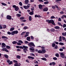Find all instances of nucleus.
Here are the masks:
<instances>
[{"instance_id": "obj_36", "label": "nucleus", "mask_w": 66, "mask_h": 66, "mask_svg": "<svg viewBox=\"0 0 66 66\" xmlns=\"http://www.w3.org/2000/svg\"><path fill=\"white\" fill-rule=\"evenodd\" d=\"M44 4H48V3H49V2L48 1L45 2H44Z\"/></svg>"}, {"instance_id": "obj_47", "label": "nucleus", "mask_w": 66, "mask_h": 66, "mask_svg": "<svg viewBox=\"0 0 66 66\" xmlns=\"http://www.w3.org/2000/svg\"><path fill=\"white\" fill-rule=\"evenodd\" d=\"M13 63H18V61H17L14 60L13 61Z\"/></svg>"}, {"instance_id": "obj_15", "label": "nucleus", "mask_w": 66, "mask_h": 66, "mask_svg": "<svg viewBox=\"0 0 66 66\" xmlns=\"http://www.w3.org/2000/svg\"><path fill=\"white\" fill-rule=\"evenodd\" d=\"M54 28L55 29H60V27L59 26H56L54 27Z\"/></svg>"}, {"instance_id": "obj_16", "label": "nucleus", "mask_w": 66, "mask_h": 66, "mask_svg": "<svg viewBox=\"0 0 66 66\" xmlns=\"http://www.w3.org/2000/svg\"><path fill=\"white\" fill-rule=\"evenodd\" d=\"M28 59H34V57L30 56H28Z\"/></svg>"}, {"instance_id": "obj_23", "label": "nucleus", "mask_w": 66, "mask_h": 66, "mask_svg": "<svg viewBox=\"0 0 66 66\" xmlns=\"http://www.w3.org/2000/svg\"><path fill=\"white\" fill-rule=\"evenodd\" d=\"M37 52L38 53H42V54H43V53L42 52V51H41L40 50H38V51Z\"/></svg>"}, {"instance_id": "obj_51", "label": "nucleus", "mask_w": 66, "mask_h": 66, "mask_svg": "<svg viewBox=\"0 0 66 66\" xmlns=\"http://www.w3.org/2000/svg\"><path fill=\"white\" fill-rule=\"evenodd\" d=\"M16 16L18 17H20L21 16V14H16Z\"/></svg>"}, {"instance_id": "obj_62", "label": "nucleus", "mask_w": 66, "mask_h": 66, "mask_svg": "<svg viewBox=\"0 0 66 66\" xmlns=\"http://www.w3.org/2000/svg\"><path fill=\"white\" fill-rule=\"evenodd\" d=\"M24 43H25V44H28L29 43V42H28L27 41L25 40V42H24Z\"/></svg>"}, {"instance_id": "obj_9", "label": "nucleus", "mask_w": 66, "mask_h": 66, "mask_svg": "<svg viewBox=\"0 0 66 66\" xmlns=\"http://www.w3.org/2000/svg\"><path fill=\"white\" fill-rule=\"evenodd\" d=\"M2 50L3 51H6V52H9V51L7 50V49L5 48H3L2 49Z\"/></svg>"}, {"instance_id": "obj_3", "label": "nucleus", "mask_w": 66, "mask_h": 66, "mask_svg": "<svg viewBox=\"0 0 66 66\" xmlns=\"http://www.w3.org/2000/svg\"><path fill=\"white\" fill-rule=\"evenodd\" d=\"M60 56L61 58H65V54H64V53H63V52L61 53H60Z\"/></svg>"}, {"instance_id": "obj_21", "label": "nucleus", "mask_w": 66, "mask_h": 66, "mask_svg": "<svg viewBox=\"0 0 66 66\" xmlns=\"http://www.w3.org/2000/svg\"><path fill=\"white\" fill-rule=\"evenodd\" d=\"M22 46L23 47V49H27V48H28V47L27 46H25L24 45H23Z\"/></svg>"}, {"instance_id": "obj_13", "label": "nucleus", "mask_w": 66, "mask_h": 66, "mask_svg": "<svg viewBox=\"0 0 66 66\" xmlns=\"http://www.w3.org/2000/svg\"><path fill=\"white\" fill-rule=\"evenodd\" d=\"M32 11V12H30L29 13V14L30 15H32L34 14V11Z\"/></svg>"}, {"instance_id": "obj_28", "label": "nucleus", "mask_w": 66, "mask_h": 66, "mask_svg": "<svg viewBox=\"0 0 66 66\" xmlns=\"http://www.w3.org/2000/svg\"><path fill=\"white\" fill-rule=\"evenodd\" d=\"M29 19L30 21H32V17L31 16H29Z\"/></svg>"}, {"instance_id": "obj_52", "label": "nucleus", "mask_w": 66, "mask_h": 66, "mask_svg": "<svg viewBox=\"0 0 66 66\" xmlns=\"http://www.w3.org/2000/svg\"><path fill=\"white\" fill-rule=\"evenodd\" d=\"M31 9L32 11H34V7H31Z\"/></svg>"}, {"instance_id": "obj_2", "label": "nucleus", "mask_w": 66, "mask_h": 66, "mask_svg": "<svg viewBox=\"0 0 66 66\" xmlns=\"http://www.w3.org/2000/svg\"><path fill=\"white\" fill-rule=\"evenodd\" d=\"M28 45L30 48H34V47H35V45L34 44V43L33 42L29 43L28 44Z\"/></svg>"}, {"instance_id": "obj_40", "label": "nucleus", "mask_w": 66, "mask_h": 66, "mask_svg": "<svg viewBox=\"0 0 66 66\" xmlns=\"http://www.w3.org/2000/svg\"><path fill=\"white\" fill-rule=\"evenodd\" d=\"M56 64V63H55V62H52V66H54V65H55Z\"/></svg>"}, {"instance_id": "obj_53", "label": "nucleus", "mask_w": 66, "mask_h": 66, "mask_svg": "<svg viewBox=\"0 0 66 66\" xmlns=\"http://www.w3.org/2000/svg\"><path fill=\"white\" fill-rule=\"evenodd\" d=\"M19 4L20 5V6H22V3L21 2L19 3Z\"/></svg>"}, {"instance_id": "obj_61", "label": "nucleus", "mask_w": 66, "mask_h": 66, "mask_svg": "<svg viewBox=\"0 0 66 66\" xmlns=\"http://www.w3.org/2000/svg\"><path fill=\"white\" fill-rule=\"evenodd\" d=\"M52 9H56L55 7V6H52Z\"/></svg>"}, {"instance_id": "obj_29", "label": "nucleus", "mask_w": 66, "mask_h": 66, "mask_svg": "<svg viewBox=\"0 0 66 66\" xmlns=\"http://www.w3.org/2000/svg\"><path fill=\"white\" fill-rule=\"evenodd\" d=\"M44 56L45 57H46V58H47V57H48L49 55L48 54H45Z\"/></svg>"}, {"instance_id": "obj_8", "label": "nucleus", "mask_w": 66, "mask_h": 66, "mask_svg": "<svg viewBox=\"0 0 66 66\" xmlns=\"http://www.w3.org/2000/svg\"><path fill=\"white\" fill-rule=\"evenodd\" d=\"M29 49L30 50H31L32 51H31V52H32V53H34V52H35V49L34 48H29Z\"/></svg>"}, {"instance_id": "obj_44", "label": "nucleus", "mask_w": 66, "mask_h": 66, "mask_svg": "<svg viewBox=\"0 0 66 66\" xmlns=\"http://www.w3.org/2000/svg\"><path fill=\"white\" fill-rule=\"evenodd\" d=\"M1 4H2V5H4V6L6 5V4L3 3H2Z\"/></svg>"}, {"instance_id": "obj_55", "label": "nucleus", "mask_w": 66, "mask_h": 66, "mask_svg": "<svg viewBox=\"0 0 66 66\" xmlns=\"http://www.w3.org/2000/svg\"><path fill=\"white\" fill-rule=\"evenodd\" d=\"M18 63H16L14 64V66H18Z\"/></svg>"}, {"instance_id": "obj_46", "label": "nucleus", "mask_w": 66, "mask_h": 66, "mask_svg": "<svg viewBox=\"0 0 66 66\" xmlns=\"http://www.w3.org/2000/svg\"><path fill=\"white\" fill-rule=\"evenodd\" d=\"M20 20H23L24 19V18L23 17H21L20 18Z\"/></svg>"}, {"instance_id": "obj_58", "label": "nucleus", "mask_w": 66, "mask_h": 66, "mask_svg": "<svg viewBox=\"0 0 66 66\" xmlns=\"http://www.w3.org/2000/svg\"><path fill=\"white\" fill-rule=\"evenodd\" d=\"M51 19H54L55 18V17H54V16H51Z\"/></svg>"}, {"instance_id": "obj_42", "label": "nucleus", "mask_w": 66, "mask_h": 66, "mask_svg": "<svg viewBox=\"0 0 66 66\" xmlns=\"http://www.w3.org/2000/svg\"><path fill=\"white\" fill-rule=\"evenodd\" d=\"M14 34H15V33L14 31L11 32V35H14Z\"/></svg>"}, {"instance_id": "obj_17", "label": "nucleus", "mask_w": 66, "mask_h": 66, "mask_svg": "<svg viewBox=\"0 0 66 66\" xmlns=\"http://www.w3.org/2000/svg\"><path fill=\"white\" fill-rule=\"evenodd\" d=\"M25 4H28L29 3V0H26L25 1Z\"/></svg>"}, {"instance_id": "obj_43", "label": "nucleus", "mask_w": 66, "mask_h": 66, "mask_svg": "<svg viewBox=\"0 0 66 66\" xmlns=\"http://www.w3.org/2000/svg\"><path fill=\"white\" fill-rule=\"evenodd\" d=\"M19 43H20L21 44H23V42L21 40H19L18 41Z\"/></svg>"}, {"instance_id": "obj_49", "label": "nucleus", "mask_w": 66, "mask_h": 66, "mask_svg": "<svg viewBox=\"0 0 66 66\" xmlns=\"http://www.w3.org/2000/svg\"><path fill=\"white\" fill-rule=\"evenodd\" d=\"M26 33V32H22L21 34V35H22V36L23 35H24V34Z\"/></svg>"}, {"instance_id": "obj_7", "label": "nucleus", "mask_w": 66, "mask_h": 66, "mask_svg": "<svg viewBox=\"0 0 66 66\" xmlns=\"http://www.w3.org/2000/svg\"><path fill=\"white\" fill-rule=\"evenodd\" d=\"M43 12H47L48 11V9L47 7H45L43 9Z\"/></svg>"}, {"instance_id": "obj_56", "label": "nucleus", "mask_w": 66, "mask_h": 66, "mask_svg": "<svg viewBox=\"0 0 66 66\" xmlns=\"http://www.w3.org/2000/svg\"><path fill=\"white\" fill-rule=\"evenodd\" d=\"M66 27V24H63V27L64 28H65Z\"/></svg>"}, {"instance_id": "obj_38", "label": "nucleus", "mask_w": 66, "mask_h": 66, "mask_svg": "<svg viewBox=\"0 0 66 66\" xmlns=\"http://www.w3.org/2000/svg\"><path fill=\"white\" fill-rule=\"evenodd\" d=\"M3 28H4V29H5V28H6V26L5 25H3Z\"/></svg>"}, {"instance_id": "obj_39", "label": "nucleus", "mask_w": 66, "mask_h": 66, "mask_svg": "<svg viewBox=\"0 0 66 66\" xmlns=\"http://www.w3.org/2000/svg\"><path fill=\"white\" fill-rule=\"evenodd\" d=\"M53 59L54 60H57V58L55 57H53Z\"/></svg>"}, {"instance_id": "obj_14", "label": "nucleus", "mask_w": 66, "mask_h": 66, "mask_svg": "<svg viewBox=\"0 0 66 66\" xmlns=\"http://www.w3.org/2000/svg\"><path fill=\"white\" fill-rule=\"evenodd\" d=\"M30 39H31V38L30 37H27V39L28 41H30L31 40Z\"/></svg>"}, {"instance_id": "obj_12", "label": "nucleus", "mask_w": 66, "mask_h": 66, "mask_svg": "<svg viewBox=\"0 0 66 66\" xmlns=\"http://www.w3.org/2000/svg\"><path fill=\"white\" fill-rule=\"evenodd\" d=\"M19 8L18 7V6H17L15 8V10L16 12H17V11L19 10Z\"/></svg>"}, {"instance_id": "obj_10", "label": "nucleus", "mask_w": 66, "mask_h": 66, "mask_svg": "<svg viewBox=\"0 0 66 66\" xmlns=\"http://www.w3.org/2000/svg\"><path fill=\"white\" fill-rule=\"evenodd\" d=\"M2 48H5L6 47V45L4 43H2Z\"/></svg>"}, {"instance_id": "obj_5", "label": "nucleus", "mask_w": 66, "mask_h": 66, "mask_svg": "<svg viewBox=\"0 0 66 66\" xmlns=\"http://www.w3.org/2000/svg\"><path fill=\"white\" fill-rule=\"evenodd\" d=\"M39 8L40 10H43V5L41 4H39L38 5Z\"/></svg>"}, {"instance_id": "obj_48", "label": "nucleus", "mask_w": 66, "mask_h": 66, "mask_svg": "<svg viewBox=\"0 0 66 66\" xmlns=\"http://www.w3.org/2000/svg\"><path fill=\"white\" fill-rule=\"evenodd\" d=\"M30 56H35V55L34 53H31L30 54Z\"/></svg>"}, {"instance_id": "obj_30", "label": "nucleus", "mask_w": 66, "mask_h": 66, "mask_svg": "<svg viewBox=\"0 0 66 66\" xmlns=\"http://www.w3.org/2000/svg\"><path fill=\"white\" fill-rule=\"evenodd\" d=\"M30 37L31 40H34V37L33 36H30Z\"/></svg>"}, {"instance_id": "obj_26", "label": "nucleus", "mask_w": 66, "mask_h": 66, "mask_svg": "<svg viewBox=\"0 0 66 66\" xmlns=\"http://www.w3.org/2000/svg\"><path fill=\"white\" fill-rule=\"evenodd\" d=\"M59 44L60 45H61V46H63L64 45V43L61 42H60L59 43Z\"/></svg>"}, {"instance_id": "obj_60", "label": "nucleus", "mask_w": 66, "mask_h": 66, "mask_svg": "<svg viewBox=\"0 0 66 66\" xmlns=\"http://www.w3.org/2000/svg\"><path fill=\"white\" fill-rule=\"evenodd\" d=\"M17 51H21V49H20L18 48L17 50Z\"/></svg>"}, {"instance_id": "obj_6", "label": "nucleus", "mask_w": 66, "mask_h": 66, "mask_svg": "<svg viewBox=\"0 0 66 66\" xmlns=\"http://www.w3.org/2000/svg\"><path fill=\"white\" fill-rule=\"evenodd\" d=\"M50 31L51 32H54L55 31H56V32H57V30H55V29L54 28H52L51 29Z\"/></svg>"}, {"instance_id": "obj_31", "label": "nucleus", "mask_w": 66, "mask_h": 66, "mask_svg": "<svg viewBox=\"0 0 66 66\" xmlns=\"http://www.w3.org/2000/svg\"><path fill=\"white\" fill-rule=\"evenodd\" d=\"M17 42L16 41H14L12 42V44H16L17 43Z\"/></svg>"}, {"instance_id": "obj_37", "label": "nucleus", "mask_w": 66, "mask_h": 66, "mask_svg": "<svg viewBox=\"0 0 66 66\" xmlns=\"http://www.w3.org/2000/svg\"><path fill=\"white\" fill-rule=\"evenodd\" d=\"M55 43H53L52 44V46L53 47H54L55 46Z\"/></svg>"}, {"instance_id": "obj_22", "label": "nucleus", "mask_w": 66, "mask_h": 66, "mask_svg": "<svg viewBox=\"0 0 66 66\" xmlns=\"http://www.w3.org/2000/svg\"><path fill=\"white\" fill-rule=\"evenodd\" d=\"M62 35L63 36H66V32L65 33L63 32L62 33Z\"/></svg>"}, {"instance_id": "obj_4", "label": "nucleus", "mask_w": 66, "mask_h": 66, "mask_svg": "<svg viewBox=\"0 0 66 66\" xmlns=\"http://www.w3.org/2000/svg\"><path fill=\"white\" fill-rule=\"evenodd\" d=\"M30 7V6L28 5L27 6H23V8L26 10H28V9H29V7Z\"/></svg>"}, {"instance_id": "obj_34", "label": "nucleus", "mask_w": 66, "mask_h": 66, "mask_svg": "<svg viewBox=\"0 0 66 66\" xmlns=\"http://www.w3.org/2000/svg\"><path fill=\"white\" fill-rule=\"evenodd\" d=\"M61 1H62V0H55V2L56 3H58V2H60Z\"/></svg>"}, {"instance_id": "obj_19", "label": "nucleus", "mask_w": 66, "mask_h": 66, "mask_svg": "<svg viewBox=\"0 0 66 66\" xmlns=\"http://www.w3.org/2000/svg\"><path fill=\"white\" fill-rule=\"evenodd\" d=\"M41 59L42 60H43V61H47V60L46 58L45 57L42 58Z\"/></svg>"}, {"instance_id": "obj_54", "label": "nucleus", "mask_w": 66, "mask_h": 66, "mask_svg": "<svg viewBox=\"0 0 66 66\" xmlns=\"http://www.w3.org/2000/svg\"><path fill=\"white\" fill-rule=\"evenodd\" d=\"M54 48L56 49H57L58 48V46H57V45H55V47H54Z\"/></svg>"}, {"instance_id": "obj_59", "label": "nucleus", "mask_w": 66, "mask_h": 66, "mask_svg": "<svg viewBox=\"0 0 66 66\" xmlns=\"http://www.w3.org/2000/svg\"><path fill=\"white\" fill-rule=\"evenodd\" d=\"M14 30V28L12 27L10 29V31H13V30Z\"/></svg>"}, {"instance_id": "obj_35", "label": "nucleus", "mask_w": 66, "mask_h": 66, "mask_svg": "<svg viewBox=\"0 0 66 66\" xmlns=\"http://www.w3.org/2000/svg\"><path fill=\"white\" fill-rule=\"evenodd\" d=\"M12 19V16L9 15V20H11Z\"/></svg>"}, {"instance_id": "obj_45", "label": "nucleus", "mask_w": 66, "mask_h": 66, "mask_svg": "<svg viewBox=\"0 0 66 66\" xmlns=\"http://www.w3.org/2000/svg\"><path fill=\"white\" fill-rule=\"evenodd\" d=\"M2 38L3 39L4 38H7V37H6L3 36H2Z\"/></svg>"}, {"instance_id": "obj_1", "label": "nucleus", "mask_w": 66, "mask_h": 66, "mask_svg": "<svg viewBox=\"0 0 66 66\" xmlns=\"http://www.w3.org/2000/svg\"><path fill=\"white\" fill-rule=\"evenodd\" d=\"M46 21L47 22L49 23H52L53 25L54 26H55V23H54V20H46Z\"/></svg>"}, {"instance_id": "obj_63", "label": "nucleus", "mask_w": 66, "mask_h": 66, "mask_svg": "<svg viewBox=\"0 0 66 66\" xmlns=\"http://www.w3.org/2000/svg\"><path fill=\"white\" fill-rule=\"evenodd\" d=\"M26 20H23L21 21H22V22H26Z\"/></svg>"}, {"instance_id": "obj_32", "label": "nucleus", "mask_w": 66, "mask_h": 66, "mask_svg": "<svg viewBox=\"0 0 66 66\" xmlns=\"http://www.w3.org/2000/svg\"><path fill=\"white\" fill-rule=\"evenodd\" d=\"M57 24L59 25V26H61V27H63V25H62L61 24V23L60 22H58L57 23Z\"/></svg>"}, {"instance_id": "obj_50", "label": "nucleus", "mask_w": 66, "mask_h": 66, "mask_svg": "<svg viewBox=\"0 0 66 66\" xmlns=\"http://www.w3.org/2000/svg\"><path fill=\"white\" fill-rule=\"evenodd\" d=\"M17 45H18L19 46H20V45H21V44L20 43L18 42L17 43Z\"/></svg>"}, {"instance_id": "obj_33", "label": "nucleus", "mask_w": 66, "mask_h": 66, "mask_svg": "<svg viewBox=\"0 0 66 66\" xmlns=\"http://www.w3.org/2000/svg\"><path fill=\"white\" fill-rule=\"evenodd\" d=\"M55 55L56 57H59V54L58 53L55 54Z\"/></svg>"}, {"instance_id": "obj_20", "label": "nucleus", "mask_w": 66, "mask_h": 66, "mask_svg": "<svg viewBox=\"0 0 66 66\" xmlns=\"http://www.w3.org/2000/svg\"><path fill=\"white\" fill-rule=\"evenodd\" d=\"M4 56L5 57V58H6V59H8V57H9V56H8V55L6 54H4Z\"/></svg>"}, {"instance_id": "obj_27", "label": "nucleus", "mask_w": 66, "mask_h": 66, "mask_svg": "<svg viewBox=\"0 0 66 66\" xmlns=\"http://www.w3.org/2000/svg\"><path fill=\"white\" fill-rule=\"evenodd\" d=\"M63 16H61V18L62 19H64V17H65V18H66V15H63Z\"/></svg>"}, {"instance_id": "obj_57", "label": "nucleus", "mask_w": 66, "mask_h": 66, "mask_svg": "<svg viewBox=\"0 0 66 66\" xmlns=\"http://www.w3.org/2000/svg\"><path fill=\"white\" fill-rule=\"evenodd\" d=\"M55 7H56L57 8V9H59V6H58V5H55Z\"/></svg>"}, {"instance_id": "obj_25", "label": "nucleus", "mask_w": 66, "mask_h": 66, "mask_svg": "<svg viewBox=\"0 0 66 66\" xmlns=\"http://www.w3.org/2000/svg\"><path fill=\"white\" fill-rule=\"evenodd\" d=\"M16 58L17 59H20V58H21V57L19 55H17L16 56Z\"/></svg>"}, {"instance_id": "obj_18", "label": "nucleus", "mask_w": 66, "mask_h": 66, "mask_svg": "<svg viewBox=\"0 0 66 66\" xmlns=\"http://www.w3.org/2000/svg\"><path fill=\"white\" fill-rule=\"evenodd\" d=\"M42 53H45L46 52V51L45 50H42Z\"/></svg>"}, {"instance_id": "obj_24", "label": "nucleus", "mask_w": 66, "mask_h": 66, "mask_svg": "<svg viewBox=\"0 0 66 66\" xmlns=\"http://www.w3.org/2000/svg\"><path fill=\"white\" fill-rule=\"evenodd\" d=\"M14 31V34H17L18 33V31L17 30Z\"/></svg>"}, {"instance_id": "obj_41", "label": "nucleus", "mask_w": 66, "mask_h": 66, "mask_svg": "<svg viewBox=\"0 0 66 66\" xmlns=\"http://www.w3.org/2000/svg\"><path fill=\"white\" fill-rule=\"evenodd\" d=\"M13 64V61H11L9 63V65H12Z\"/></svg>"}, {"instance_id": "obj_11", "label": "nucleus", "mask_w": 66, "mask_h": 66, "mask_svg": "<svg viewBox=\"0 0 66 66\" xmlns=\"http://www.w3.org/2000/svg\"><path fill=\"white\" fill-rule=\"evenodd\" d=\"M35 18H37V17H38V18H41V16L39 15H37V14H36L35 16Z\"/></svg>"}, {"instance_id": "obj_64", "label": "nucleus", "mask_w": 66, "mask_h": 66, "mask_svg": "<svg viewBox=\"0 0 66 66\" xmlns=\"http://www.w3.org/2000/svg\"><path fill=\"white\" fill-rule=\"evenodd\" d=\"M59 51H63V49L61 48H60L59 49Z\"/></svg>"}]
</instances>
